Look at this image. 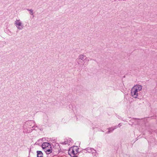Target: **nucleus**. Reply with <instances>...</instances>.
I'll list each match as a JSON object with an SVG mask.
<instances>
[{
    "instance_id": "f257e3e1",
    "label": "nucleus",
    "mask_w": 157,
    "mask_h": 157,
    "mask_svg": "<svg viewBox=\"0 0 157 157\" xmlns=\"http://www.w3.org/2000/svg\"><path fill=\"white\" fill-rule=\"evenodd\" d=\"M142 89V86L140 85L134 86L131 90V96L134 98H137L139 93Z\"/></svg>"
},
{
    "instance_id": "f03ea898",
    "label": "nucleus",
    "mask_w": 157,
    "mask_h": 157,
    "mask_svg": "<svg viewBox=\"0 0 157 157\" xmlns=\"http://www.w3.org/2000/svg\"><path fill=\"white\" fill-rule=\"evenodd\" d=\"M78 152V148L77 146H75L71 147L68 150V154L71 156V154L74 155Z\"/></svg>"
},
{
    "instance_id": "7ed1b4c3",
    "label": "nucleus",
    "mask_w": 157,
    "mask_h": 157,
    "mask_svg": "<svg viewBox=\"0 0 157 157\" xmlns=\"http://www.w3.org/2000/svg\"><path fill=\"white\" fill-rule=\"evenodd\" d=\"M14 24L17 28L19 30H22L23 28V24L20 19H16L15 21Z\"/></svg>"
},
{
    "instance_id": "20e7f679",
    "label": "nucleus",
    "mask_w": 157,
    "mask_h": 157,
    "mask_svg": "<svg viewBox=\"0 0 157 157\" xmlns=\"http://www.w3.org/2000/svg\"><path fill=\"white\" fill-rule=\"evenodd\" d=\"M87 58L84 55H81L79 56L78 58L77 59V60L78 62L81 63H83V64L86 65L88 63H85L84 61L85 60H87Z\"/></svg>"
},
{
    "instance_id": "39448f33",
    "label": "nucleus",
    "mask_w": 157,
    "mask_h": 157,
    "mask_svg": "<svg viewBox=\"0 0 157 157\" xmlns=\"http://www.w3.org/2000/svg\"><path fill=\"white\" fill-rule=\"evenodd\" d=\"M24 125H25L26 127H28L29 128H30L31 127L33 128L35 124L34 122L33 121H29L26 122Z\"/></svg>"
},
{
    "instance_id": "423d86ee",
    "label": "nucleus",
    "mask_w": 157,
    "mask_h": 157,
    "mask_svg": "<svg viewBox=\"0 0 157 157\" xmlns=\"http://www.w3.org/2000/svg\"><path fill=\"white\" fill-rule=\"evenodd\" d=\"M86 150L88 153H92V154L94 153H96L97 152L96 151L94 150L93 148L88 147L86 149Z\"/></svg>"
},
{
    "instance_id": "0eeeda50",
    "label": "nucleus",
    "mask_w": 157,
    "mask_h": 157,
    "mask_svg": "<svg viewBox=\"0 0 157 157\" xmlns=\"http://www.w3.org/2000/svg\"><path fill=\"white\" fill-rule=\"evenodd\" d=\"M23 127L24 128L23 132L24 133H29L32 131V130L30 129V128L26 127V126L24 125H23Z\"/></svg>"
},
{
    "instance_id": "6e6552de",
    "label": "nucleus",
    "mask_w": 157,
    "mask_h": 157,
    "mask_svg": "<svg viewBox=\"0 0 157 157\" xmlns=\"http://www.w3.org/2000/svg\"><path fill=\"white\" fill-rule=\"evenodd\" d=\"M49 146L51 147V144H49V143L47 142H44L42 144L41 147L42 148L44 149L46 148V147H48Z\"/></svg>"
},
{
    "instance_id": "1a4fd4ad",
    "label": "nucleus",
    "mask_w": 157,
    "mask_h": 157,
    "mask_svg": "<svg viewBox=\"0 0 157 157\" xmlns=\"http://www.w3.org/2000/svg\"><path fill=\"white\" fill-rule=\"evenodd\" d=\"M44 151L46 152L47 154H49L51 153L52 152V147H51V148H50L49 149H46L45 150H44Z\"/></svg>"
},
{
    "instance_id": "9d476101",
    "label": "nucleus",
    "mask_w": 157,
    "mask_h": 157,
    "mask_svg": "<svg viewBox=\"0 0 157 157\" xmlns=\"http://www.w3.org/2000/svg\"><path fill=\"white\" fill-rule=\"evenodd\" d=\"M37 157H43V154L41 151H37Z\"/></svg>"
},
{
    "instance_id": "9b49d317",
    "label": "nucleus",
    "mask_w": 157,
    "mask_h": 157,
    "mask_svg": "<svg viewBox=\"0 0 157 157\" xmlns=\"http://www.w3.org/2000/svg\"><path fill=\"white\" fill-rule=\"evenodd\" d=\"M27 10L28 11H29L30 12H29V14L31 15H33V10H32V9H30V10H29V9H27Z\"/></svg>"
},
{
    "instance_id": "f8f14e48",
    "label": "nucleus",
    "mask_w": 157,
    "mask_h": 157,
    "mask_svg": "<svg viewBox=\"0 0 157 157\" xmlns=\"http://www.w3.org/2000/svg\"><path fill=\"white\" fill-rule=\"evenodd\" d=\"M112 128V127H110V128H109L108 129L109 130V131H108V132L106 133H110L111 132V129Z\"/></svg>"
},
{
    "instance_id": "ddd939ff",
    "label": "nucleus",
    "mask_w": 157,
    "mask_h": 157,
    "mask_svg": "<svg viewBox=\"0 0 157 157\" xmlns=\"http://www.w3.org/2000/svg\"><path fill=\"white\" fill-rule=\"evenodd\" d=\"M51 147L52 146L51 145V147H50V146H49L48 147H46V148L44 149V150H45L46 149H49L50 148H51Z\"/></svg>"
},
{
    "instance_id": "4468645a",
    "label": "nucleus",
    "mask_w": 157,
    "mask_h": 157,
    "mask_svg": "<svg viewBox=\"0 0 157 157\" xmlns=\"http://www.w3.org/2000/svg\"><path fill=\"white\" fill-rule=\"evenodd\" d=\"M112 128L111 129V132H112L113 131L115 128H113V127H112Z\"/></svg>"
},
{
    "instance_id": "2eb2a0df",
    "label": "nucleus",
    "mask_w": 157,
    "mask_h": 157,
    "mask_svg": "<svg viewBox=\"0 0 157 157\" xmlns=\"http://www.w3.org/2000/svg\"><path fill=\"white\" fill-rule=\"evenodd\" d=\"M64 144H68L67 142L66 141H65L64 142Z\"/></svg>"
},
{
    "instance_id": "dca6fc26",
    "label": "nucleus",
    "mask_w": 157,
    "mask_h": 157,
    "mask_svg": "<svg viewBox=\"0 0 157 157\" xmlns=\"http://www.w3.org/2000/svg\"><path fill=\"white\" fill-rule=\"evenodd\" d=\"M121 125V123H119V124L117 126H119V127H120V126Z\"/></svg>"
},
{
    "instance_id": "f3484780",
    "label": "nucleus",
    "mask_w": 157,
    "mask_h": 157,
    "mask_svg": "<svg viewBox=\"0 0 157 157\" xmlns=\"http://www.w3.org/2000/svg\"><path fill=\"white\" fill-rule=\"evenodd\" d=\"M117 126H115V127H114V128L113 127V128H115H115H117Z\"/></svg>"
},
{
    "instance_id": "a211bd4d",
    "label": "nucleus",
    "mask_w": 157,
    "mask_h": 157,
    "mask_svg": "<svg viewBox=\"0 0 157 157\" xmlns=\"http://www.w3.org/2000/svg\"><path fill=\"white\" fill-rule=\"evenodd\" d=\"M73 157H77V156L74 155Z\"/></svg>"
}]
</instances>
